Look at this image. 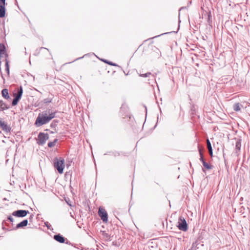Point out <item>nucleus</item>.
Returning a JSON list of instances; mask_svg holds the SVG:
<instances>
[{"mask_svg": "<svg viewBox=\"0 0 250 250\" xmlns=\"http://www.w3.org/2000/svg\"><path fill=\"white\" fill-rule=\"evenodd\" d=\"M236 149L238 150H240L241 148V144L240 142H237L235 145Z\"/></svg>", "mask_w": 250, "mask_h": 250, "instance_id": "obj_21", "label": "nucleus"}, {"mask_svg": "<svg viewBox=\"0 0 250 250\" xmlns=\"http://www.w3.org/2000/svg\"><path fill=\"white\" fill-rule=\"evenodd\" d=\"M54 238L55 240H56L57 241L61 243H63L64 242V238L63 237H62L61 235H60V234H57V235H55L54 236Z\"/></svg>", "mask_w": 250, "mask_h": 250, "instance_id": "obj_11", "label": "nucleus"}, {"mask_svg": "<svg viewBox=\"0 0 250 250\" xmlns=\"http://www.w3.org/2000/svg\"><path fill=\"white\" fill-rule=\"evenodd\" d=\"M5 0H0V18H3L5 14Z\"/></svg>", "mask_w": 250, "mask_h": 250, "instance_id": "obj_8", "label": "nucleus"}, {"mask_svg": "<svg viewBox=\"0 0 250 250\" xmlns=\"http://www.w3.org/2000/svg\"><path fill=\"white\" fill-rule=\"evenodd\" d=\"M23 93L22 86H21L18 90L17 93H14L13 96L14 98L12 101V104L15 106L17 104L19 101L21 99Z\"/></svg>", "mask_w": 250, "mask_h": 250, "instance_id": "obj_3", "label": "nucleus"}, {"mask_svg": "<svg viewBox=\"0 0 250 250\" xmlns=\"http://www.w3.org/2000/svg\"><path fill=\"white\" fill-rule=\"evenodd\" d=\"M5 61H6L5 70L7 71V74L9 75V65H8V62L6 59H5Z\"/></svg>", "mask_w": 250, "mask_h": 250, "instance_id": "obj_20", "label": "nucleus"}, {"mask_svg": "<svg viewBox=\"0 0 250 250\" xmlns=\"http://www.w3.org/2000/svg\"><path fill=\"white\" fill-rule=\"evenodd\" d=\"M200 160L202 162V164L203 163V162L205 161L204 158H203V155H202V153L200 152Z\"/></svg>", "mask_w": 250, "mask_h": 250, "instance_id": "obj_22", "label": "nucleus"}, {"mask_svg": "<svg viewBox=\"0 0 250 250\" xmlns=\"http://www.w3.org/2000/svg\"><path fill=\"white\" fill-rule=\"evenodd\" d=\"M48 139V134L40 132L38 135V144L40 145H43Z\"/></svg>", "mask_w": 250, "mask_h": 250, "instance_id": "obj_5", "label": "nucleus"}, {"mask_svg": "<svg viewBox=\"0 0 250 250\" xmlns=\"http://www.w3.org/2000/svg\"><path fill=\"white\" fill-rule=\"evenodd\" d=\"M139 76L142 77H148L150 76H151L153 78L155 77V75L154 74H152L150 72H148L145 74H140Z\"/></svg>", "mask_w": 250, "mask_h": 250, "instance_id": "obj_16", "label": "nucleus"}, {"mask_svg": "<svg viewBox=\"0 0 250 250\" xmlns=\"http://www.w3.org/2000/svg\"><path fill=\"white\" fill-rule=\"evenodd\" d=\"M2 96L5 99H8L10 98L8 93V90L7 89H3L1 91Z\"/></svg>", "mask_w": 250, "mask_h": 250, "instance_id": "obj_13", "label": "nucleus"}, {"mask_svg": "<svg viewBox=\"0 0 250 250\" xmlns=\"http://www.w3.org/2000/svg\"><path fill=\"white\" fill-rule=\"evenodd\" d=\"M102 61H103L105 63L109 64V65H112V66H117V64H116V63H114L111 62H109L107 60H102Z\"/></svg>", "mask_w": 250, "mask_h": 250, "instance_id": "obj_19", "label": "nucleus"}, {"mask_svg": "<svg viewBox=\"0 0 250 250\" xmlns=\"http://www.w3.org/2000/svg\"><path fill=\"white\" fill-rule=\"evenodd\" d=\"M28 224V220L27 219L24 220L21 222L19 223L16 225V229H18L21 228L25 227Z\"/></svg>", "mask_w": 250, "mask_h": 250, "instance_id": "obj_10", "label": "nucleus"}, {"mask_svg": "<svg viewBox=\"0 0 250 250\" xmlns=\"http://www.w3.org/2000/svg\"><path fill=\"white\" fill-rule=\"evenodd\" d=\"M58 141V140L57 139H55L53 142H51L48 143V146L49 147H52L54 146L57 142Z\"/></svg>", "mask_w": 250, "mask_h": 250, "instance_id": "obj_18", "label": "nucleus"}, {"mask_svg": "<svg viewBox=\"0 0 250 250\" xmlns=\"http://www.w3.org/2000/svg\"><path fill=\"white\" fill-rule=\"evenodd\" d=\"M8 219L11 222L14 221V219L11 216H9Z\"/></svg>", "mask_w": 250, "mask_h": 250, "instance_id": "obj_23", "label": "nucleus"}, {"mask_svg": "<svg viewBox=\"0 0 250 250\" xmlns=\"http://www.w3.org/2000/svg\"><path fill=\"white\" fill-rule=\"evenodd\" d=\"M8 108L5 103L2 101H0V111H3Z\"/></svg>", "mask_w": 250, "mask_h": 250, "instance_id": "obj_14", "label": "nucleus"}, {"mask_svg": "<svg viewBox=\"0 0 250 250\" xmlns=\"http://www.w3.org/2000/svg\"><path fill=\"white\" fill-rule=\"evenodd\" d=\"M98 214L104 222H107L108 220L107 214L105 209L102 208H99Z\"/></svg>", "mask_w": 250, "mask_h": 250, "instance_id": "obj_6", "label": "nucleus"}, {"mask_svg": "<svg viewBox=\"0 0 250 250\" xmlns=\"http://www.w3.org/2000/svg\"><path fill=\"white\" fill-rule=\"evenodd\" d=\"M83 57H84V56H83V57H81V58H77V59H76L75 60H79V59H81V58H83Z\"/></svg>", "mask_w": 250, "mask_h": 250, "instance_id": "obj_25", "label": "nucleus"}, {"mask_svg": "<svg viewBox=\"0 0 250 250\" xmlns=\"http://www.w3.org/2000/svg\"><path fill=\"white\" fill-rule=\"evenodd\" d=\"M242 105L239 103H236L233 105V109L235 111H239L241 109Z\"/></svg>", "mask_w": 250, "mask_h": 250, "instance_id": "obj_15", "label": "nucleus"}, {"mask_svg": "<svg viewBox=\"0 0 250 250\" xmlns=\"http://www.w3.org/2000/svg\"><path fill=\"white\" fill-rule=\"evenodd\" d=\"M203 165L204 167L207 169H210L212 168V166L206 163L205 161L203 162Z\"/></svg>", "mask_w": 250, "mask_h": 250, "instance_id": "obj_17", "label": "nucleus"}, {"mask_svg": "<svg viewBox=\"0 0 250 250\" xmlns=\"http://www.w3.org/2000/svg\"><path fill=\"white\" fill-rule=\"evenodd\" d=\"M178 225L177 226L178 229L182 231H186L188 229V224L185 218L180 216L179 218Z\"/></svg>", "mask_w": 250, "mask_h": 250, "instance_id": "obj_4", "label": "nucleus"}, {"mask_svg": "<svg viewBox=\"0 0 250 250\" xmlns=\"http://www.w3.org/2000/svg\"><path fill=\"white\" fill-rule=\"evenodd\" d=\"M0 126L2 128L3 131L6 132H9L11 130V127L4 122H3Z\"/></svg>", "mask_w": 250, "mask_h": 250, "instance_id": "obj_9", "label": "nucleus"}, {"mask_svg": "<svg viewBox=\"0 0 250 250\" xmlns=\"http://www.w3.org/2000/svg\"><path fill=\"white\" fill-rule=\"evenodd\" d=\"M64 160L63 159H58L55 158L54 161V167L57 169L59 173H62L64 167Z\"/></svg>", "mask_w": 250, "mask_h": 250, "instance_id": "obj_2", "label": "nucleus"}, {"mask_svg": "<svg viewBox=\"0 0 250 250\" xmlns=\"http://www.w3.org/2000/svg\"><path fill=\"white\" fill-rule=\"evenodd\" d=\"M29 213V211L26 210H17L12 213V215L17 217H23Z\"/></svg>", "mask_w": 250, "mask_h": 250, "instance_id": "obj_7", "label": "nucleus"}, {"mask_svg": "<svg viewBox=\"0 0 250 250\" xmlns=\"http://www.w3.org/2000/svg\"><path fill=\"white\" fill-rule=\"evenodd\" d=\"M48 222L45 223V224L46 226L47 227V228L49 229V225H48Z\"/></svg>", "mask_w": 250, "mask_h": 250, "instance_id": "obj_24", "label": "nucleus"}, {"mask_svg": "<svg viewBox=\"0 0 250 250\" xmlns=\"http://www.w3.org/2000/svg\"><path fill=\"white\" fill-rule=\"evenodd\" d=\"M207 148L208 150L209 154L211 157H212L213 152L211 143L208 139L207 140Z\"/></svg>", "mask_w": 250, "mask_h": 250, "instance_id": "obj_12", "label": "nucleus"}, {"mask_svg": "<svg viewBox=\"0 0 250 250\" xmlns=\"http://www.w3.org/2000/svg\"><path fill=\"white\" fill-rule=\"evenodd\" d=\"M55 114L56 112H53L50 109L40 113L36 120L35 125L37 126H40L48 123L55 117Z\"/></svg>", "mask_w": 250, "mask_h": 250, "instance_id": "obj_1", "label": "nucleus"}]
</instances>
